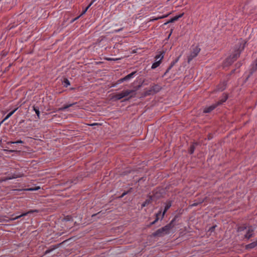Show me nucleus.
Wrapping results in <instances>:
<instances>
[{
  "label": "nucleus",
  "instance_id": "nucleus-48",
  "mask_svg": "<svg viewBox=\"0 0 257 257\" xmlns=\"http://www.w3.org/2000/svg\"><path fill=\"white\" fill-rule=\"evenodd\" d=\"M24 121V120H22L20 122V123H22V122H23Z\"/></svg>",
  "mask_w": 257,
  "mask_h": 257
},
{
  "label": "nucleus",
  "instance_id": "nucleus-10",
  "mask_svg": "<svg viewBox=\"0 0 257 257\" xmlns=\"http://www.w3.org/2000/svg\"><path fill=\"white\" fill-rule=\"evenodd\" d=\"M217 106H218V105L216 103H215L209 106L206 107L203 110V112L205 113H209L214 110Z\"/></svg>",
  "mask_w": 257,
  "mask_h": 257
},
{
  "label": "nucleus",
  "instance_id": "nucleus-25",
  "mask_svg": "<svg viewBox=\"0 0 257 257\" xmlns=\"http://www.w3.org/2000/svg\"><path fill=\"white\" fill-rule=\"evenodd\" d=\"M183 15H184V13H183L178 16H176L175 17L172 18V19L174 21V22H175V21L178 20L179 18H182Z\"/></svg>",
  "mask_w": 257,
  "mask_h": 257
},
{
  "label": "nucleus",
  "instance_id": "nucleus-4",
  "mask_svg": "<svg viewBox=\"0 0 257 257\" xmlns=\"http://www.w3.org/2000/svg\"><path fill=\"white\" fill-rule=\"evenodd\" d=\"M200 48L198 46H192L190 55L188 57V62H190L195 57H196L200 51Z\"/></svg>",
  "mask_w": 257,
  "mask_h": 257
},
{
  "label": "nucleus",
  "instance_id": "nucleus-5",
  "mask_svg": "<svg viewBox=\"0 0 257 257\" xmlns=\"http://www.w3.org/2000/svg\"><path fill=\"white\" fill-rule=\"evenodd\" d=\"M164 52H163L155 56L156 61L152 64L151 67L152 69H154L160 65L161 60L164 57Z\"/></svg>",
  "mask_w": 257,
  "mask_h": 257
},
{
  "label": "nucleus",
  "instance_id": "nucleus-46",
  "mask_svg": "<svg viewBox=\"0 0 257 257\" xmlns=\"http://www.w3.org/2000/svg\"><path fill=\"white\" fill-rule=\"evenodd\" d=\"M96 1V0H92V1H91V2H92V3H94Z\"/></svg>",
  "mask_w": 257,
  "mask_h": 257
},
{
  "label": "nucleus",
  "instance_id": "nucleus-29",
  "mask_svg": "<svg viewBox=\"0 0 257 257\" xmlns=\"http://www.w3.org/2000/svg\"><path fill=\"white\" fill-rule=\"evenodd\" d=\"M146 179V177H143L141 178H140L138 180V182H141L142 181H145Z\"/></svg>",
  "mask_w": 257,
  "mask_h": 257
},
{
  "label": "nucleus",
  "instance_id": "nucleus-15",
  "mask_svg": "<svg viewBox=\"0 0 257 257\" xmlns=\"http://www.w3.org/2000/svg\"><path fill=\"white\" fill-rule=\"evenodd\" d=\"M76 103H77V102H74V103H71V104H69L64 105L63 106H62L61 107H60L59 108V111H64L66 109L69 108L70 107H71V106H73L74 105H75Z\"/></svg>",
  "mask_w": 257,
  "mask_h": 257
},
{
  "label": "nucleus",
  "instance_id": "nucleus-37",
  "mask_svg": "<svg viewBox=\"0 0 257 257\" xmlns=\"http://www.w3.org/2000/svg\"><path fill=\"white\" fill-rule=\"evenodd\" d=\"M22 176L20 174H19V175L14 174L12 177H16L15 178H17L21 177Z\"/></svg>",
  "mask_w": 257,
  "mask_h": 257
},
{
  "label": "nucleus",
  "instance_id": "nucleus-1",
  "mask_svg": "<svg viewBox=\"0 0 257 257\" xmlns=\"http://www.w3.org/2000/svg\"><path fill=\"white\" fill-rule=\"evenodd\" d=\"M136 95V91L132 89L123 90L120 92L114 94L111 96V99L114 101L120 100L124 98L121 102H124L130 100Z\"/></svg>",
  "mask_w": 257,
  "mask_h": 257
},
{
  "label": "nucleus",
  "instance_id": "nucleus-11",
  "mask_svg": "<svg viewBox=\"0 0 257 257\" xmlns=\"http://www.w3.org/2000/svg\"><path fill=\"white\" fill-rule=\"evenodd\" d=\"M179 58H180V56H179L178 58H177L174 60H173V61L171 62L170 66L166 70L164 75H166L167 74V73H168L169 72V71L171 69V68L175 65V64L178 62V61H179Z\"/></svg>",
  "mask_w": 257,
  "mask_h": 257
},
{
  "label": "nucleus",
  "instance_id": "nucleus-49",
  "mask_svg": "<svg viewBox=\"0 0 257 257\" xmlns=\"http://www.w3.org/2000/svg\"><path fill=\"white\" fill-rule=\"evenodd\" d=\"M96 215H97V214H93V215H92V217H93V216H96Z\"/></svg>",
  "mask_w": 257,
  "mask_h": 257
},
{
  "label": "nucleus",
  "instance_id": "nucleus-42",
  "mask_svg": "<svg viewBox=\"0 0 257 257\" xmlns=\"http://www.w3.org/2000/svg\"><path fill=\"white\" fill-rule=\"evenodd\" d=\"M155 224V223H154V222H153H153H152L151 223H150V224L149 226H152V225H154V224Z\"/></svg>",
  "mask_w": 257,
  "mask_h": 257
},
{
  "label": "nucleus",
  "instance_id": "nucleus-8",
  "mask_svg": "<svg viewBox=\"0 0 257 257\" xmlns=\"http://www.w3.org/2000/svg\"><path fill=\"white\" fill-rule=\"evenodd\" d=\"M35 212L38 213V212H39V210H37V209L30 210L29 211H27L26 212H24L23 213H22L20 215L16 216L13 219V220H16V219H18L19 218H20L21 217H22L23 216H25L28 215L29 214H32V213H35Z\"/></svg>",
  "mask_w": 257,
  "mask_h": 257
},
{
  "label": "nucleus",
  "instance_id": "nucleus-45",
  "mask_svg": "<svg viewBox=\"0 0 257 257\" xmlns=\"http://www.w3.org/2000/svg\"><path fill=\"white\" fill-rule=\"evenodd\" d=\"M2 216H0V222H2Z\"/></svg>",
  "mask_w": 257,
  "mask_h": 257
},
{
  "label": "nucleus",
  "instance_id": "nucleus-20",
  "mask_svg": "<svg viewBox=\"0 0 257 257\" xmlns=\"http://www.w3.org/2000/svg\"><path fill=\"white\" fill-rule=\"evenodd\" d=\"M18 109V108H15L13 111L9 112L7 116L5 117V118L2 121L1 123H3L4 121L8 119L10 117H11L14 113Z\"/></svg>",
  "mask_w": 257,
  "mask_h": 257
},
{
  "label": "nucleus",
  "instance_id": "nucleus-30",
  "mask_svg": "<svg viewBox=\"0 0 257 257\" xmlns=\"http://www.w3.org/2000/svg\"><path fill=\"white\" fill-rule=\"evenodd\" d=\"M39 189H40L39 187H35V188H29V189H28V190H29V191H36V190H38Z\"/></svg>",
  "mask_w": 257,
  "mask_h": 257
},
{
  "label": "nucleus",
  "instance_id": "nucleus-17",
  "mask_svg": "<svg viewBox=\"0 0 257 257\" xmlns=\"http://www.w3.org/2000/svg\"><path fill=\"white\" fill-rule=\"evenodd\" d=\"M234 60L233 59H232V57H230V56L227 58L225 60V61L224 62V65L225 66L230 65L232 64V63Z\"/></svg>",
  "mask_w": 257,
  "mask_h": 257
},
{
  "label": "nucleus",
  "instance_id": "nucleus-40",
  "mask_svg": "<svg viewBox=\"0 0 257 257\" xmlns=\"http://www.w3.org/2000/svg\"><path fill=\"white\" fill-rule=\"evenodd\" d=\"M123 29V28H120V29H118V30H114V32H119V31H122Z\"/></svg>",
  "mask_w": 257,
  "mask_h": 257
},
{
  "label": "nucleus",
  "instance_id": "nucleus-47",
  "mask_svg": "<svg viewBox=\"0 0 257 257\" xmlns=\"http://www.w3.org/2000/svg\"><path fill=\"white\" fill-rule=\"evenodd\" d=\"M50 252V250H48L46 251V253H48V252Z\"/></svg>",
  "mask_w": 257,
  "mask_h": 257
},
{
  "label": "nucleus",
  "instance_id": "nucleus-23",
  "mask_svg": "<svg viewBox=\"0 0 257 257\" xmlns=\"http://www.w3.org/2000/svg\"><path fill=\"white\" fill-rule=\"evenodd\" d=\"M204 202V200L199 199V201L195 202L191 205V207L197 206L199 204H202Z\"/></svg>",
  "mask_w": 257,
  "mask_h": 257
},
{
  "label": "nucleus",
  "instance_id": "nucleus-34",
  "mask_svg": "<svg viewBox=\"0 0 257 257\" xmlns=\"http://www.w3.org/2000/svg\"><path fill=\"white\" fill-rule=\"evenodd\" d=\"M216 225H214L212 227H211L209 229V231H210L211 232H212L214 230L215 227H216Z\"/></svg>",
  "mask_w": 257,
  "mask_h": 257
},
{
  "label": "nucleus",
  "instance_id": "nucleus-12",
  "mask_svg": "<svg viewBox=\"0 0 257 257\" xmlns=\"http://www.w3.org/2000/svg\"><path fill=\"white\" fill-rule=\"evenodd\" d=\"M137 74V72L136 71L132 72L131 73L127 75L125 77H123V80L125 81H128L131 79L133 78Z\"/></svg>",
  "mask_w": 257,
  "mask_h": 257
},
{
  "label": "nucleus",
  "instance_id": "nucleus-32",
  "mask_svg": "<svg viewBox=\"0 0 257 257\" xmlns=\"http://www.w3.org/2000/svg\"><path fill=\"white\" fill-rule=\"evenodd\" d=\"M124 81H125L124 80H123V78H121L119 79V80H118L117 83L118 84H120Z\"/></svg>",
  "mask_w": 257,
  "mask_h": 257
},
{
  "label": "nucleus",
  "instance_id": "nucleus-19",
  "mask_svg": "<svg viewBox=\"0 0 257 257\" xmlns=\"http://www.w3.org/2000/svg\"><path fill=\"white\" fill-rule=\"evenodd\" d=\"M252 232V230L248 229L247 233L244 235V238L248 239L252 237L253 236Z\"/></svg>",
  "mask_w": 257,
  "mask_h": 257
},
{
  "label": "nucleus",
  "instance_id": "nucleus-31",
  "mask_svg": "<svg viewBox=\"0 0 257 257\" xmlns=\"http://www.w3.org/2000/svg\"><path fill=\"white\" fill-rule=\"evenodd\" d=\"M15 177H11V176L8 177H6L5 179H4V181H7V180H11L13 179H15Z\"/></svg>",
  "mask_w": 257,
  "mask_h": 257
},
{
  "label": "nucleus",
  "instance_id": "nucleus-36",
  "mask_svg": "<svg viewBox=\"0 0 257 257\" xmlns=\"http://www.w3.org/2000/svg\"><path fill=\"white\" fill-rule=\"evenodd\" d=\"M126 194H127V193H126V191H124L119 197L121 198Z\"/></svg>",
  "mask_w": 257,
  "mask_h": 257
},
{
  "label": "nucleus",
  "instance_id": "nucleus-6",
  "mask_svg": "<svg viewBox=\"0 0 257 257\" xmlns=\"http://www.w3.org/2000/svg\"><path fill=\"white\" fill-rule=\"evenodd\" d=\"M161 195L160 193L156 192L153 196H149V198L146 200V201L142 204V207H145L148 205L150 203H151L153 200H154L155 198L157 199L160 197Z\"/></svg>",
  "mask_w": 257,
  "mask_h": 257
},
{
  "label": "nucleus",
  "instance_id": "nucleus-44",
  "mask_svg": "<svg viewBox=\"0 0 257 257\" xmlns=\"http://www.w3.org/2000/svg\"><path fill=\"white\" fill-rule=\"evenodd\" d=\"M93 3H92L91 2V3L89 4V5H88L89 7H90Z\"/></svg>",
  "mask_w": 257,
  "mask_h": 257
},
{
  "label": "nucleus",
  "instance_id": "nucleus-41",
  "mask_svg": "<svg viewBox=\"0 0 257 257\" xmlns=\"http://www.w3.org/2000/svg\"><path fill=\"white\" fill-rule=\"evenodd\" d=\"M99 125V124L98 123H93L89 124V125H90V126H94V125Z\"/></svg>",
  "mask_w": 257,
  "mask_h": 257
},
{
  "label": "nucleus",
  "instance_id": "nucleus-39",
  "mask_svg": "<svg viewBox=\"0 0 257 257\" xmlns=\"http://www.w3.org/2000/svg\"><path fill=\"white\" fill-rule=\"evenodd\" d=\"M167 16H168V15L163 16H162V17H159V18H156L155 20H158V19H162V18H166V17H167Z\"/></svg>",
  "mask_w": 257,
  "mask_h": 257
},
{
  "label": "nucleus",
  "instance_id": "nucleus-26",
  "mask_svg": "<svg viewBox=\"0 0 257 257\" xmlns=\"http://www.w3.org/2000/svg\"><path fill=\"white\" fill-rule=\"evenodd\" d=\"M161 215V211H160L159 212L156 214V218L153 222L156 223L159 219V216Z\"/></svg>",
  "mask_w": 257,
  "mask_h": 257
},
{
  "label": "nucleus",
  "instance_id": "nucleus-13",
  "mask_svg": "<svg viewBox=\"0 0 257 257\" xmlns=\"http://www.w3.org/2000/svg\"><path fill=\"white\" fill-rule=\"evenodd\" d=\"M171 206H172V201H170V200L167 201L166 203V206L165 207L164 211L162 213V219L163 218L165 214L167 211V210L171 207Z\"/></svg>",
  "mask_w": 257,
  "mask_h": 257
},
{
  "label": "nucleus",
  "instance_id": "nucleus-38",
  "mask_svg": "<svg viewBox=\"0 0 257 257\" xmlns=\"http://www.w3.org/2000/svg\"><path fill=\"white\" fill-rule=\"evenodd\" d=\"M133 188H130L127 191H126V193L128 194L132 192L133 191Z\"/></svg>",
  "mask_w": 257,
  "mask_h": 257
},
{
  "label": "nucleus",
  "instance_id": "nucleus-3",
  "mask_svg": "<svg viewBox=\"0 0 257 257\" xmlns=\"http://www.w3.org/2000/svg\"><path fill=\"white\" fill-rule=\"evenodd\" d=\"M161 87L158 84L154 85L149 89L146 90L145 92V95H153L159 92Z\"/></svg>",
  "mask_w": 257,
  "mask_h": 257
},
{
  "label": "nucleus",
  "instance_id": "nucleus-50",
  "mask_svg": "<svg viewBox=\"0 0 257 257\" xmlns=\"http://www.w3.org/2000/svg\"><path fill=\"white\" fill-rule=\"evenodd\" d=\"M2 0H0V2Z\"/></svg>",
  "mask_w": 257,
  "mask_h": 257
},
{
  "label": "nucleus",
  "instance_id": "nucleus-14",
  "mask_svg": "<svg viewBox=\"0 0 257 257\" xmlns=\"http://www.w3.org/2000/svg\"><path fill=\"white\" fill-rule=\"evenodd\" d=\"M227 98H228L227 95L226 94H224L222 96V98L218 101H217L216 102V104H217L218 106L219 105H221L223 103L225 102L227 100Z\"/></svg>",
  "mask_w": 257,
  "mask_h": 257
},
{
  "label": "nucleus",
  "instance_id": "nucleus-16",
  "mask_svg": "<svg viewBox=\"0 0 257 257\" xmlns=\"http://www.w3.org/2000/svg\"><path fill=\"white\" fill-rule=\"evenodd\" d=\"M226 86V83L225 82H223L219 84L217 87L218 91H222L223 90H224L225 89Z\"/></svg>",
  "mask_w": 257,
  "mask_h": 257
},
{
  "label": "nucleus",
  "instance_id": "nucleus-7",
  "mask_svg": "<svg viewBox=\"0 0 257 257\" xmlns=\"http://www.w3.org/2000/svg\"><path fill=\"white\" fill-rule=\"evenodd\" d=\"M257 70V58L256 60L252 63L251 65L250 66V68L249 70V74L246 77V80H247L248 78L252 75V74Z\"/></svg>",
  "mask_w": 257,
  "mask_h": 257
},
{
  "label": "nucleus",
  "instance_id": "nucleus-22",
  "mask_svg": "<svg viewBox=\"0 0 257 257\" xmlns=\"http://www.w3.org/2000/svg\"><path fill=\"white\" fill-rule=\"evenodd\" d=\"M33 109L34 111H35V112H36L37 116H38V118H40V112L39 111V108L38 106H36L35 105H34L33 106Z\"/></svg>",
  "mask_w": 257,
  "mask_h": 257
},
{
  "label": "nucleus",
  "instance_id": "nucleus-2",
  "mask_svg": "<svg viewBox=\"0 0 257 257\" xmlns=\"http://www.w3.org/2000/svg\"><path fill=\"white\" fill-rule=\"evenodd\" d=\"M170 226V224H167L165 226L158 229L152 233V236L153 237H162L169 234L170 230L171 229Z\"/></svg>",
  "mask_w": 257,
  "mask_h": 257
},
{
  "label": "nucleus",
  "instance_id": "nucleus-21",
  "mask_svg": "<svg viewBox=\"0 0 257 257\" xmlns=\"http://www.w3.org/2000/svg\"><path fill=\"white\" fill-rule=\"evenodd\" d=\"M62 83L63 84V86L65 87H67L68 86H69L70 85V81L66 78H65L64 79V80H63V81L62 82Z\"/></svg>",
  "mask_w": 257,
  "mask_h": 257
},
{
  "label": "nucleus",
  "instance_id": "nucleus-35",
  "mask_svg": "<svg viewBox=\"0 0 257 257\" xmlns=\"http://www.w3.org/2000/svg\"><path fill=\"white\" fill-rule=\"evenodd\" d=\"M174 21L173 20V19H172H172H171L169 21H168V22H167L166 23H165L164 24V25H167V24H169V23H174Z\"/></svg>",
  "mask_w": 257,
  "mask_h": 257
},
{
  "label": "nucleus",
  "instance_id": "nucleus-28",
  "mask_svg": "<svg viewBox=\"0 0 257 257\" xmlns=\"http://www.w3.org/2000/svg\"><path fill=\"white\" fill-rule=\"evenodd\" d=\"M245 229H246L245 226H239L238 228V231H242L244 230Z\"/></svg>",
  "mask_w": 257,
  "mask_h": 257
},
{
  "label": "nucleus",
  "instance_id": "nucleus-9",
  "mask_svg": "<svg viewBox=\"0 0 257 257\" xmlns=\"http://www.w3.org/2000/svg\"><path fill=\"white\" fill-rule=\"evenodd\" d=\"M245 44V43L243 44V45L242 47L241 50L238 49V50L235 51L233 54L230 56V57H232V59H233L234 61H235L237 59V58L239 57L241 50L244 49Z\"/></svg>",
  "mask_w": 257,
  "mask_h": 257
},
{
  "label": "nucleus",
  "instance_id": "nucleus-33",
  "mask_svg": "<svg viewBox=\"0 0 257 257\" xmlns=\"http://www.w3.org/2000/svg\"><path fill=\"white\" fill-rule=\"evenodd\" d=\"M90 8V7H89L88 6L83 11L82 13V14L81 15H83L88 10V9Z\"/></svg>",
  "mask_w": 257,
  "mask_h": 257
},
{
  "label": "nucleus",
  "instance_id": "nucleus-43",
  "mask_svg": "<svg viewBox=\"0 0 257 257\" xmlns=\"http://www.w3.org/2000/svg\"><path fill=\"white\" fill-rule=\"evenodd\" d=\"M155 224V223H154V222H153H153H152L151 223H150V224L149 226H152V225H154V224Z\"/></svg>",
  "mask_w": 257,
  "mask_h": 257
},
{
  "label": "nucleus",
  "instance_id": "nucleus-18",
  "mask_svg": "<svg viewBox=\"0 0 257 257\" xmlns=\"http://www.w3.org/2000/svg\"><path fill=\"white\" fill-rule=\"evenodd\" d=\"M197 145L198 144L197 143H194L190 146L189 149V153L190 154H193L195 149V146H197Z\"/></svg>",
  "mask_w": 257,
  "mask_h": 257
},
{
  "label": "nucleus",
  "instance_id": "nucleus-27",
  "mask_svg": "<svg viewBox=\"0 0 257 257\" xmlns=\"http://www.w3.org/2000/svg\"><path fill=\"white\" fill-rule=\"evenodd\" d=\"M9 143L10 144H23L24 142L21 140H19L16 142H11Z\"/></svg>",
  "mask_w": 257,
  "mask_h": 257
},
{
  "label": "nucleus",
  "instance_id": "nucleus-24",
  "mask_svg": "<svg viewBox=\"0 0 257 257\" xmlns=\"http://www.w3.org/2000/svg\"><path fill=\"white\" fill-rule=\"evenodd\" d=\"M178 218V216L176 215L174 218L171 221V222L168 223V224H170L171 229H172L175 225L174 224V222L176 220L177 218Z\"/></svg>",
  "mask_w": 257,
  "mask_h": 257
}]
</instances>
